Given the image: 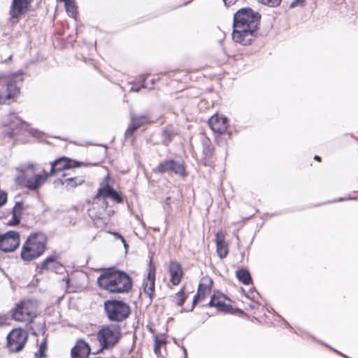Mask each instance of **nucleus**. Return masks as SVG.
<instances>
[{
    "label": "nucleus",
    "instance_id": "nucleus-6",
    "mask_svg": "<svg viewBox=\"0 0 358 358\" xmlns=\"http://www.w3.org/2000/svg\"><path fill=\"white\" fill-rule=\"evenodd\" d=\"M104 310L110 321L122 322L131 314L129 304L122 300L111 299L104 302Z\"/></svg>",
    "mask_w": 358,
    "mask_h": 358
},
{
    "label": "nucleus",
    "instance_id": "nucleus-58",
    "mask_svg": "<svg viewBox=\"0 0 358 358\" xmlns=\"http://www.w3.org/2000/svg\"><path fill=\"white\" fill-rule=\"evenodd\" d=\"M357 192H358V190H357Z\"/></svg>",
    "mask_w": 358,
    "mask_h": 358
},
{
    "label": "nucleus",
    "instance_id": "nucleus-38",
    "mask_svg": "<svg viewBox=\"0 0 358 358\" xmlns=\"http://www.w3.org/2000/svg\"><path fill=\"white\" fill-rule=\"evenodd\" d=\"M21 217L16 215L14 213H12V218L8 221V225L15 226L17 225L20 222Z\"/></svg>",
    "mask_w": 358,
    "mask_h": 358
},
{
    "label": "nucleus",
    "instance_id": "nucleus-51",
    "mask_svg": "<svg viewBox=\"0 0 358 358\" xmlns=\"http://www.w3.org/2000/svg\"><path fill=\"white\" fill-rule=\"evenodd\" d=\"M182 351L184 352V355H187V350L184 346H182Z\"/></svg>",
    "mask_w": 358,
    "mask_h": 358
},
{
    "label": "nucleus",
    "instance_id": "nucleus-24",
    "mask_svg": "<svg viewBox=\"0 0 358 358\" xmlns=\"http://www.w3.org/2000/svg\"><path fill=\"white\" fill-rule=\"evenodd\" d=\"M213 281L211 278L206 275L201 278L199 287H198V292L199 294H202L203 296H205V294L207 292H210L211 287L213 285Z\"/></svg>",
    "mask_w": 358,
    "mask_h": 358
},
{
    "label": "nucleus",
    "instance_id": "nucleus-45",
    "mask_svg": "<svg viewBox=\"0 0 358 358\" xmlns=\"http://www.w3.org/2000/svg\"><path fill=\"white\" fill-rule=\"evenodd\" d=\"M356 197H352V196H350L349 197H348V198L341 197L338 199H337L336 201H347V200H349V199H354Z\"/></svg>",
    "mask_w": 358,
    "mask_h": 358
},
{
    "label": "nucleus",
    "instance_id": "nucleus-11",
    "mask_svg": "<svg viewBox=\"0 0 358 358\" xmlns=\"http://www.w3.org/2000/svg\"><path fill=\"white\" fill-rule=\"evenodd\" d=\"M50 164L51 169L50 173H48L49 176L55 175L63 171L80 166V163L79 162L72 160L66 157H59L51 162Z\"/></svg>",
    "mask_w": 358,
    "mask_h": 358
},
{
    "label": "nucleus",
    "instance_id": "nucleus-53",
    "mask_svg": "<svg viewBox=\"0 0 358 358\" xmlns=\"http://www.w3.org/2000/svg\"><path fill=\"white\" fill-rule=\"evenodd\" d=\"M151 83H152V85H154V83H155L154 80H151Z\"/></svg>",
    "mask_w": 358,
    "mask_h": 358
},
{
    "label": "nucleus",
    "instance_id": "nucleus-21",
    "mask_svg": "<svg viewBox=\"0 0 358 358\" xmlns=\"http://www.w3.org/2000/svg\"><path fill=\"white\" fill-rule=\"evenodd\" d=\"M216 249L218 256L221 258H225L229 252L228 246L224 242V236L220 233L216 234Z\"/></svg>",
    "mask_w": 358,
    "mask_h": 358
},
{
    "label": "nucleus",
    "instance_id": "nucleus-18",
    "mask_svg": "<svg viewBox=\"0 0 358 358\" xmlns=\"http://www.w3.org/2000/svg\"><path fill=\"white\" fill-rule=\"evenodd\" d=\"M208 124L213 132L221 134L227 129L228 120L226 117L214 115L208 120Z\"/></svg>",
    "mask_w": 358,
    "mask_h": 358
},
{
    "label": "nucleus",
    "instance_id": "nucleus-15",
    "mask_svg": "<svg viewBox=\"0 0 358 358\" xmlns=\"http://www.w3.org/2000/svg\"><path fill=\"white\" fill-rule=\"evenodd\" d=\"M155 266L150 262L147 276L143 282V291L150 299H152L155 292Z\"/></svg>",
    "mask_w": 358,
    "mask_h": 358
},
{
    "label": "nucleus",
    "instance_id": "nucleus-28",
    "mask_svg": "<svg viewBox=\"0 0 358 358\" xmlns=\"http://www.w3.org/2000/svg\"><path fill=\"white\" fill-rule=\"evenodd\" d=\"M208 306L210 307H215L218 310L223 311H227L229 308V305H227L224 302L220 301L215 295L211 296V299L208 303Z\"/></svg>",
    "mask_w": 358,
    "mask_h": 358
},
{
    "label": "nucleus",
    "instance_id": "nucleus-2",
    "mask_svg": "<svg viewBox=\"0 0 358 358\" xmlns=\"http://www.w3.org/2000/svg\"><path fill=\"white\" fill-rule=\"evenodd\" d=\"M100 287L110 293H127L132 287V280L124 271L109 268L97 278Z\"/></svg>",
    "mask_w": 358,
    "mask_h": 358
},
{
    "label": "nucleus",
    "instance_id": "nucleus-16",
    "mask_svg": "<svg viewBox=\"0 0 358 358\" xmlns=\"http://www.w3.org/2000/svg\"><path fill=\"white\" fill-rule=\"evenodd\" d=\"M12 317L16 321L25 322L31 320L34 315L29 310V303L22 301L13 310Z\"/></svg>",
    "mask_w": 358,
    "mask_h": 358
},
{
    "label": "nucleus",
    "instance_id": "nucleus-7",
    "mask_svg": "<svg viewBox=\"0 0 358 358\" xmlns=\"http://www.w3.org/2000/svg\"><path fill=\"white\" fill-rule=\"evenodd\" d=\"M23 75L24 73L19 71L7 76L6 92L0 94V104L6 103L8 100L20 93V87L17 86V83L23 82Z\"/></svg>",
    "mask_w": 358,
    "mask_h": 358
},
{
    "label": "nucleus",
    "instance_id": "nucleus-37",
    "mask_svg": "<svg viewBox=\"0 0 358 358\" xmlns=\"http://www.w3.org/2000/svg\"><path fill=\"white\" fill-rule=\"evenodd\" d=\"M203 298H204V296H203V294H199V292H197L196 294L194 296V299L192 301V306L190 309V311H192L194 309V306Z\"/></svg>",
    "mask_w": 358,
    "mask_h": 358
},
{
    "label": "nucleus",
    "instance_id": "nucleus-41",
    "mask_svg": "<svg viewBox=\"0 0 358 358\" xmlns=\"http://www.w3.org/2000/svg\"><path fill=\"white\" fill-rule=\"evenodd\" d=\"M29 133H30L32 136H35V137H37V138L41 137V134H42V132H41V131H38V130H37V129H31L29 130Z\"/></svg>",
    "mask_w": 358,
    "mask_h": 358
},
{
    "label": "nucleus",
    "instance_id": "nucleus-5",
    "mask_svg": "<svg viewBox=\"0 0 358 358\" xmlns=\"http://www.w3.org/2000/svg\"><path fill=\"white\" fill-rule=\"evenodd\" d=\"M122 328L118 324L103 325L98 331L97 338L102 349H112L122 337Z\"/></svg>",
    "mask_w": 358,
    "mask_h": 358
},
{
    "label": "nucleus",
    "instance_id": "nucleus-13",
    "mask_svg": "<svg viewBox=\"0 0 358 358\" xmlns=\"http://www.w3.org/2000/svg\"><path fill=\"white\" fill-rule=\"evenodd\" d=\"M108 179V176L101 182L100 187L98 189V198L102 196L110 198L117 203H122L124 200L121 194L109 185Z\"/></svg>",
    "mask_w": 358,
    "mask_h": 358
},
{
    "label": "nucleus",
    "instance_id": "nucleus-20",
    "mask_svg": "<svg viewBox=\"0 0 358 358\" xmlns=\"http://www.w3.org/2000/svg\"><path fill=\"white\" fill-rule=\"evenodd\" d=\"M169 271L171 275V282L173 285H178L180 282L183 275L181 265L177 262H171Z\"/></svg>",
    "mask_w": 358,
    "mask_h": 358
},
{
    "label": "nucleus",
    "instance_id": "nucleus-29",
    "mask_svg": "<svg viewBox=\"0 0 358 358\" xmlns=\"http://www.w3.org/2000/svg\"><path fill=\"white\" fill-rule=\"evenodd\" d=\"M188 294L185 292L184 288H182L173 296V301L178 306H182L185 300L187 299Z\"/></svg>",
    "mask_w": 358,
    "mask_h": 358
},
{
    "label": "nucleus",
    "instance_id": "nucleus-27",
    "mask_svg": "<svg viewBox=\"0 0 358 358\" xmlns=\"http://www.w3.org/2000/svg\"><path fill=\"white\" fill-rule=\"evenodd\" d=\"M83 182L84 180L78 177H71L66 178L62 182V185H65L68 189L74 188Z\"/></svg>",
    "mask_w": 358,
    "mask_h": 358
},
{
    "label": "nucleus",
    "instance_id": "nucleus-56",
    "mask_svg": "<svg viewBox=\"0 0 358 358\" xmlns=\"http://www.w3.org/2000/svg\"><path fill=\"white\" fill-rule=\"evenodd\" d=\"M184 358H187V355H185V357Z\"/></svg>",
    "mask_w": 358,
    "mask_h": 358
},
{
    "label": "nucleus",
    "instance_id": "nucleus-10",
    "mask_svg": "<svg viewBox=\"0 0 358 358\" xmlns=\"http://www.w3.org/2000/svg\"><path fill=\"white\" fill-rule=\"evenodd\" d=\"M20 245V234L15 231H9L1 234L0 250L8 252L14 251Z\"/></svg>",
    "mask_w": 358,
    "mask_h": 358
},
{
    "label": "nucleus",
    "instance_id": "nucleus-39",
    "mask_svg": "<svg viewBox=\"0 0 358 358\" xmlns=\"http://www.w3.org/2000/svg\"><path fill=\"white\" fill-rule=\"evenodd\" d=\"M7 201V194L4 192L0 193V207L4 205Z\"/></svg>",
    "mask_w": 358,
    "mask_h": 358
},
{
    "label": "nucleus",
    "instance_id": "nucleus-40",
    "mask_svg": "<svg viewBox=\"0 0 358 358\" xmlns=\"http://www.w3.org/2000/svg\"><path fill=\"white\" fill-rule=\"evenodd\" d=\"M9 317L6 315L0 316V326H3L8 324Z\"/></svg>",
    "mask_w": 358,
    "mask_h": 358
},
{
    "label": "nucleus",
    "instance_id": "nucleus-3",
    "mask_svg": "<svg viewBox=\"0 0 358 358\" xmlns=\"http://www.w3.org/2000/svg\"><path fill=\"white\" fill-rule=\"evenodd\" d=\"M15 185L20 188H27L31 191H37L47 180L49 174L45 169L41 173H35V166L30 163L20 165L16 168Z\"/></svg>",
    "mask_w": 358,
    "mask_h": 358
},
{
    "label": "nucleus",
    "instance_id": "nucleus-1",
    "mask_svg": "<svg viewBox=\"0 0 358 358\" xmlns=\"http://www.w3.org/2000/svg\"><path fill=\"white\" fill-rule=\"evenodd\" d=\"M260 19V14L250 8H243L236 11L233 19L234 41L243 45L251 44L256 37Z\"/></svg>",
    "mask_w": 358,
    "mask_h": 358
},
{
    "label": "nucleus",
    "instance_id": "nucleus-50",
    "mask_svg": "<svg viewBox=\"0 0 358 358\" xmlns=\"http://www.w3.org/2000/svg\"><path fill=\"white\" fill-rule=\"evenodd\" d=\"M314 159H315V160L318 161V162H320V161H321V158H320V156H318V155H315V157H314Z\"/></svg>",
    "mask_w": 358,
    "mask_h": 358
},
{
    "label": "nucleus",
    "instance_id": "nucleus-9",
    "mask_svg": "<svg viewBox=\"0 0 358 358\" xmlns=\"http://www.w3.org/2000/svg\"><path fill=\"white\" fill-rule=\"evenodd\" d=\"M27 336L20 330H13L7 336V345L11 352H19L24 348Z\"/></svg>",
    "mask_w": 358,
    "mask_h": 358
},
{
    "label": "nucleus",
    "instance_id": "nucleus-23",
    "mask_svg": "<svg viewBox=\"0 0 358 358\" xmlns=\"http://www.w3.org/2000/svg\"><path fill=\"white\" fill-rule=\"evenodd\" d=\"M130 120L138 128L141 126L150 123V116L148 114L136 115L133 112L130 113Z\"/></svg>",
    "mask_w": 358,
    "mask_h": 358
},
{
    "label": "nucleus",
    "instance_id": "nucleus-26",
    "mask_svg": "<svg viewBox=\"0 0 358 358\" xmlns=\"http://www.w3.org/2000/svg\"><path fill=\"white\" fill-rule=\"evenodd\" d=\"M236 277L240 282L244 285H249L252 282V277L249 271L245 268H240L236 271Z\"/></svg>",
    "mask_w": 358,
    "mask_h": 358
},
{
    "label": "nucleus",
    "instance_id": "nucleus-46",
    "mask_svg": "<svg viewBox=\"0 0 358 358\" xmlns=\"http://www.w3.org/2000/svg\"><path fill=\"white\" fill-rule=\"evenodd\" d=\"M122 243H123L124 248L125 250L127 251L129 248V245L126 242L125 239L124 240V241H122Z\"/></svg>",
    "mask_w": 358,
    "mask_h": 358
},
{
    "label": "nucleus",
    "instance_id": "nucleus-44",
    "mask_svg": "<svg viewBox=\"0 0 358 358\" xmlns=\"http://www.w3.org/2000/svg\"><path fill=\"white\" fill-rule=\"evenodd\" d=\"M237 0H223L224 4L227 6H231L234 4L236 2Z\"/></svg>",
    "mask_w": 358,
    "mask_h": 358
},
{
    "label": "nucleus",
    "instance_id": "nucleus-30",
    "mask_svg": "<svg viewBox=\"0 0 358 358\" xmlns=\"http://www.w3.org/2000/svg\"><path fill=\"white\" fill-rule=\"evenodd\" d=\"M145 80H146V77L145 76H141L138 78L136 83H135L131 87L130 91L138 92H139L141 88H146V87H148L146 84H145Z\"/></svg>",
    "mask_w": 358,
    "mask_h": 358
},
{
    "label": "nucleus",
    "instance_id": "nucleus-14",
    "mask_svg": "<svg viewBox=\"0 0 358 358\" xmlns=\"http://www.w3.org/2000/svg\"><path fill=\"white\" fill-rule=\"evenodd\" d=\"M7 118L8 120H5L4 122L10 129L9 132L10 137L17 135L23 128L27 127V122L20 119L15 113H9Z\"/></svg>",
    "mask_w": 358,
    "mask_h": 358
},
{
    "label": "nucleus",
    "instance_id": "nucleus-17",
    "mask_svg": "<svg viewBox=\"0 0 358 358\" xmlns=\"http://www.w3.org/2000/svg\"><path fill=\"white\" fill-rule=\"evenodd\" d=\"M58 255L52 254L48 257L41 264L40 269L43 271H51L57 273H61L64 270L63 265L58 261Z\"/></svg>",
    "mask_w": 358,
    "mask_h": 358
},
{
    "label": "nucleus",
    "instance_id": "nucleus-54",
    "mask_svg": "<svg viewBox=\"0 0 358 358\" xmlns=\"http://www.w3.org/2000/svg\"><path fill=\"white\" fill-rule=\"evenodd\" d=\"M189 1H187L186 3H184V5H187Z\"/></svg>",
    "mask_w": 358,
    "mask_h": 358
},
{
    "label": "nucleus",
    "instance_id": "nucleus-43",
    "mask_svg": "<svg viewBox=\"0 0 358 358\" xmlns=\"http://www.w3.org/2000/svg\"><path fill=\"white\" fill-rule=\"evenodd\" d=\"M111 234L115 236V238L120 239L121 241H124V238L118 232L113 231Z\"/></svg>",
    "mask_w": 358,
    "mask_h": 358
},
{
    "label": "nucleus",
    "instance_id": "nucleus-42",
    "mask_svg": "<svg viewBox=\"0 0 358 358\" xmlns=\"http://www.w3.org/2000/svg\"><path fill=\"white\" fill-rule=\"evenodd\" d=\"M303 0H294L290 4V8H294L297 6L301 5Z\"/></svg>",
    "mask_w": 358,
    "mask_h": 358
},
{
    "label": "nucleus",
    "instance_id": "nucleus-25",
    "mask_svg": "<svg viewBox=\"0 0 358 358\" xmlns=\"http://www.w3.org/2000/svg\"><path fill=\"white\" fill-rule=\"evenodd\" d=\"M176 135H177V131L173 129L172 126L166 127L162 134V143L164 145H169Z\"/></svg>",
    "mask_w": 358,
    "mask_h": 358
},
{
    "label": "nucleus",
    "instance_id": "nucleus-19",
    "mask_svg": "<svg viewBox=\"0 0 358 358\" xmlns=\"http://www.w3.org/2000/svg\"><path fill=\"white\" fill-rule=\"evenodd\" d=\"M90 347L83 340H79L71 349V358H87L90 354Z\"/></svg>",
    "mask_w": 358,
    "mask_h": 358
},
{
    "label": "nucleus",
    "instance_id": "nucleus-35",
    "mask_svg": "<svg viewBox=\"0 0 358 358\" xmlns=\"http://www.w3.org/2000/svg\"><path fill=\"white\" fill-rule=\"evenodd\" d=\"M138 127L132 122H131L130 124L127 127V130L125 131L124 136L125 138H128L130 136H131L134 131H136Z\"/></svg>",
    "mask_w": 358,
    "mask_h": 358
},
{
    "label": "nucleus",
    "instance_id": "nucleus-32",
    "mask_svg": "<svg viewBox=\"0 0 358 358\" xmlns=\"http://www.w3.org/2000/svg\"><path fill=\"white\" fill-rule=\"evenodd\" d=\"M47 350V340L44 338L39 345V348L36 355L38 356L39 358H43L46 357L45 350Z\"/></svg>",
    "mask_w": 358,
    "mask_h": 358
},
{
    "label": "nucleus",
    "instance_id": "nucleus-33",
    "mask_svg": "<svg viewBox=\"0 0 358 358\" xmlns=\"http://www.w3.org/2000/svg\"><path fill=\"white\" fill-rule=\"evenodd\" d=\"M164 344L165 341L164 339L159 338L157 336H155L154 351L156 355H159L160 353L161 347Z\"/></svg>",
    "mask_w": 358,
    "mask_h": 358
},
{
    "label": "nucleus",
    "instance_id": "nucleus-57",
    "mask_svg": "<svg viewBox=\"0 0 358 358\" xmlns=\"http://www.w3.org/2000/svg\"><path fill=\"white\" fill-rule=\"evenodd\" d=\"M29 1H31V2L32 1V0H29Z\"/></svg>",
    "mask_w": 358,
    "mask_h": 358
},
{
    "label": "nucleus",
    "instance_id": "nucleus-48",
    "mask_svg": "<svg viewBox=\"0 0 358 358\" xmlns=\"http://www.w3.org/2000/svg\"><path fill=\"white\" fill-rule=\"evenodd\" d=\"M170 201H171V197H167V198L166 199L165 203H166V205H169V204H170Z\"/></svg>",
    "mask_w": 358,
    "mask_h": 358
},
{
    "label": "nucleus",
    "instance_id": "nucleus-52",
    "mask_svg": "<svg viewBox=\"0 0 358 358\" xmlns=\"http://www.w3.org/2000/svg\"><path fill=\"white\" fill-rule=\"evenodd\" d=\"M74 0H61V1H63L64 3V4H66V3H70V2H72Z\"/></svg>",
    "mask_w": 358,
    "mask_h": 358
},
{
    "label": "nucleus",
    "instance_id": "nucleus-12",
    "mask_svg": "<svg viewBox=\"0 0 358 358\" xmlns=\"http://www.w3.org/2000/svg\"><path fill=\"white\" fill-rule=\"evenodd\" d=\"M30 3L29 0H13L9 11L10 15L9 21L12 26L18 22V18L25 13Z\"/></svg>",
    "mask_w": 358,
    "mask_h": 358
},
{
    "label": "nucleus",
    "instance_id": "nucleus-36",
    "mask_svg": "<svg viewBox=\"0 0 358 358\" xmlns=\"http://www.w3.org/2000/svg\"><path fill=\"white\" fill-rule=\"evenodd\" d=\"M261 3L268 6L269 7H277L278 6L282 0H257Z\"/></svg>",
    "mask_w": 358,
    "mask_h": 358
},
{
    "label": "nucleus",
    "instance_id": "nucleus-31",
    "mask_svg": "<svg viewBox=\"0 0 358 358\" xmlns=\"http://www.w3.org/2000/svg\"><path fill=\"white\" fill-rule=\"evenodd\" d=\"M65 5L66 11L69 16L76 18L78 14L77 7L75 5L74 1L70 3H66Z\"/></svg>",
    "mask_w": 358,
    "mask_h": 358
},
{
    "label": "nucleus",
    "instance_id": "nucleus-34",
    "mask_svg": "<svg viewBox=\"0 0 358 358\" xmlns=\"http://www.w3.org/2000/svg\"><path fill=\"white\" fill-rule=\"evenodd\" d=\"M23 211V203L22 201L16 202L12 209V213L21 217Z\"/></svg>",
    "mask_w": 358,
    "mask_h": 358
},
{
    "label": "nucleus",
    "instance_id": "nucleus-4",
    "mask_svg": "<svg viewBox=\"0 0 358 358\" xmlns=\"http://www.w3.org/2000/svg\"><path fill=\"white\" fill-rule=\"evenodd\" d=\"M47 238L41 232L31 234L24 243L20 257L24 262H31L41 256L46 249Z\"/></svg>",
    "mask_w": 358,
    "mask_h": 358
},
{
    "label": "nucleus",
    "instance_id": "nucleus-49",
    "mask_svg": "<svg viewBox=\"0 0 358 358\" xmlns=\"http://www.w3.org/2000/svg\"><path fill=\"white\" fill-rule=\"evenodd\" d=\"M63 280H65L66 281V286L69 287V282H70V279L69 278H64Z\"/></svg>",
    "mask_w": 358,
    "mask_h": 358
},
{
    "label": "nucleus",
    "instance_id": "nucleus-8",
    "mask_svg": "<svg viewBox=\"0 0 358 358\" xmlns=\"http://www.w3.org/2000/svg\"><path fill=\"white\" fill-rule=\"evenodd\" d=\"M157 169L161 173L171 172L182 178L187 176L185 163L174 159H166L162 162Z\"/></svg>",
    "mask_w": 358,
    "mask_h": 358
},
{
    "label": "nucleus",
    "instance_id": "nucleus-55",
    "mask_svg": "<svg viewBox=\"0 0 358 358\" xmlns=\"http://www.w3.org/2000/svg\"><path fill=\"white\" fill-rule=\"evenodd\" d=\"M338 355H342V356H344V355H342L341 352H338Z\"/></svg>",
    "mask_w": 358,
    "mask_h": 358
},
{
    "label": "nucleus",
    "instance_id": "nucleus-47",
    "mask_svg": "<svg viewBox=\"0 0 358 358\" xmlns=\"http://www.w3.org/2000/svg\"><path fill=\"white\" fill-rule=\"evenodd\" d=\"M249 307L250 309H255L256 308V306L254 303H251L249 304Z\"/></svg>",
    "mask_w": 358,
    "mask_h": 358
},
{
    "label": "nucleus",
    "instance_id": "nucleus-22",
    "mask_svg": "<svg viewBox=\"0 0 358 358\" xmlns=\"http://www.w3.org/2000/svg\"><path fill=\"white\" fill-rule=\"evenodd\" d=\"M107 197L100 196L98 198V192L96 193V196L94 197V201L93 205L94 206H100V210L94 215L95 218H101L103 212L108 208V201L106 200Z\"/></svg>",
    "mask_w": 358,
    "mask_h": 358
}]
</instances>
